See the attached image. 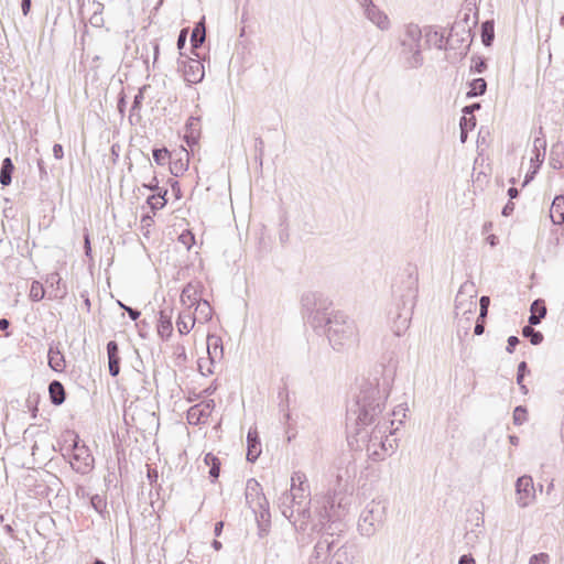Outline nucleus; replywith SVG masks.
<instances>
[{"mask_svg":"<svg viewBox=\"0 0 564 564\" xmlns=\"http://www.w3.org/2000/svg\"><path fill=\"white\" fill-rule=\"evenodd\" d=\"M369 18L381 30H387L390 26L388 15L379 10H370Z\"/></svg>","mask_w":564,"mask_h":564,"instance_id":"obj_20","label":"nucleus"},{"mask_svg":"<svg viewBox=\"0 0 564 564\" xmlns=\"http://www.w3.org/2000/svg\"><path fill=\"white\" fill-rule=\"evenodd\" d=\"M21 7L23 14L26 15L31 9V0H22Z\"/></svg>","mask_w":564,"mask_h":564,"instance_id":"obj_37","label":"nucleus"},{"mask_svg":"<svg viewBox=\"0 0 564 564\" xmlns=\"http://www.w3.org/2000/svg\"><path fill=\"white\" fill-rule=\"evenodd\" d=\"M482 333H484V325H481V324H477V325L475 326V334H476V335H481Z\"/></svg>","mask_w":564,"mask_h":564,"instance_id":"obj_46","label":"nucleus"},{"mask_svg":"<svg viewBox=\"0 0 564 564\" xmlns=\"http://www.w3.org/2000/svg\"><path fill=\"white\" fill-rule=\"evenodd\" d=\"M48 391H50L51 400L54 404H61L64 402L65 390L61 382L53 381L48 387Z\"/></svg>","mask_w":564,"mask_h":564,"instance_id":"obj_15","label":"nucleus"},{"mask_svg":"<svg viewBox=\"0 0 564 564\" xmlns=\"http://www.w3.org/2000/svg\"><path fill=\"white\" fill-rule=\"evenodd\" d=\"M156 329H158V334L164 339L169 338L172 335V332H173L172 318L169 314H166L163 311L160 312Z\"/></svg>","mask_w":564,"mask_h":564,"instance_id":"obj_10","label":"nucleus"},{"mask_svg":"<svg viewBox=\"0 0 564 564\" xmlns=\"http://www.w3.org/2000/svg\"><path fill=\"white\" fill-rule=\"evenodd\" d=\"M194 307H195V312H194L193 316L196 317V321L207 322L212 318L213 310H212L210 304L206 300H203Z\"/></svg>","mask_w":564,"mask_h":564,"instance_id":"obj_13","label":"nucleus"},{"mask_svg":"<svg viewBox=\"0 0 564 564\" xmlns=\"http://www.w3.org/2000/svg\"><path fill=\"white\" fill-rule=\"evenodd\" d=\"M85 248H86V253L88 254L90 251V240H89L88 235L85 236Z\"/></svg>","mask_w":564,"mask_h":564,"instance_id":"obj_45","label":"nucleus"},{"mask_svg":"<svg viewBox=\"0 0 564 564\" xmlns=\"http://www.w3.org/2000/svg\"><path fill=\"white\" fill-rule=\"evenodd\" d=\"M94 456L85 444L74 443L69 463L74 470L80 474L89 473L94 467Z\"/></svg>","mask_w":564,"mask_h":564,"instance_id":"obj_1","label":"nucleus"},{"mask_svg":"<svg viewBox=\"0 0 564 564\" xmlns=\"http://www.w3.org/2000/svg\"><path fill=\"white\" fill-rule=\"evenodd\" d=\"M308 486L306 484L305 476L301 473H295L291 478V492L294 498L297 497L296 491L304 494L307 491Z\"/></svg>","mask_w":564,"mask_h":564,"instance_id":"obj_14","label":"nucleus"},{"mask_svg":"<svg viewBox=\"0 0 564 564\" xmlns=\"http://www.w3.org/2000/svg\"><path fill=\"white\" fill-rule=\"evenodd\" d=\"M479 108H480V105L479 104H475V105H471L469 107H465L463 111L465 113L473 115L474 110L475 109H479Z\"/></svg>","mask_w":564,"mask_h":564,"instance_id":"obj_40","label":"nucleus"},{"mask_svg":"<svg viewBox=\"0 0 564 564\" xmlns=\"http://www.w3.org/2000/svg\"><path fill=\"white\" fill-rule=\"evenodd\" d=\"M546 314V307L544 305V302L542 301H534L531 305V316L529 318L530 324H538L540 323L541 318H543Z\"/></svg>","mask_w":564,"mask_h":564,"instance_id":"obj_16","label":"nucleus"},{"mask_svg":"<svg viewBox=\"0 0 564 564\" xmlns=\"http://www.w3.org/2000/svg\"><path fill=\"white\" fill-rule=\"evenodd\" d=\"M459 126H460V139H462V142H465L467 139V132L473 130L476 126L475 116L464 112V116L460 119Z\"/></svg>","mask_w":564,"mask_h":564,"instance_id":"obj_17","label":"nucleus"},{"mask_svg":"<svg viewBox=\"0 0 564 564\" xmlns=\"http://www.w3.org/2000/svg\"><path fill=\"white\" fill-rule=\"evenodd\" d=\"M196 322V317L191 312H182L177 318L176 325L181 334H188Z\"/></svg>","mask_w":564,"mask_h":564,"instance_id":"obj_12","label":"nucleus"},{"mask_svg":"<svg viewBox=\"0 0 564 564\" xmlns=\"http://www.w3.org/2000/svg\"><path fill=\"white\" fill-rule=\"evenodd\" d=\"M459 564H476L475 560L470 555H463L459 560Z\"/></svg>","mask_w":564,"mask_h":564,"instance_id":"obj_39","label":"nucleus"},{"mask_svg":"<svg viewBox=\"0 0 564 564\" xmlns=\"http://www.w3.org/2000/svg\"><path fill=\"white\" fill-rule=\"evenodd\" d=\"M527 420V410L522 406H517L513 411V421L516 424H522Z\"/></svg>","mask_w":564,"mask_h":564,"instance_id":"obj_30","label":"nucleus"},{"mask_svg":"<svg viewBox=\"0 0 564 564\" xmlns=\"http://www.w3.org/2000/svg\"><path fill=\"white\" fill-rule=\"evenodd\" d=\"M178 240L182 245L189 249L195 242V237L192 231L185 230L178 236Z\"/></svg>","mask_w":564,"mask_h":564,"instance_id":"obj_28","label":"nucleus"},{"mask_svg":"<svg viewBox=\"0 0 564 564\" xmlns=\"http://www.w3.org/2000/svg\"><path fill=\"white\" fill-rule=\"evenodd\" d=\"M129 313H130V316H131L133 319H135V318L139 316V313H138V312H133V311H131V310H130V311H129Z\"/></svg>","mask_w":564,"mask_h":564,"instance_id":"obj_48","label":"nucleus"},{"mask_svg":"<svg viewBox=\"0 0 564 564\" xmlns=\"http://www.w3.org/2000/svg\"><path fill=\"white\" fill-rule=\"evenodd\" d=\"M522 334L523 336L529 337L533 345H539L543 340V335L540 332H535L530 326H525Z\"/></svg>","mask_w":564,"mask_h":564,"instance_id":"obj_26","label":"nucleus"},{"mask_svg":"<svg viewBox=\"0 0 564 564\" xmlns=\"http://www.w3.org/2000/svg\"><path fill=\"white\" fill-rule=\"evenodd\" d=\"M213 364L212 359H200L198 361V369L203 376H209L214 372L213 370Z\"/></svg>","mask_w":564,"mask_h":564,"instance_id":"obj_27","label":"nucleus"},{"mask_svg":"<svg viewBox=\"0 0 564 564\" xmlns=\"http://www.w3.org/2000/svg\"><path fill=\"white\" fill-rule=\"evenodd\" d=\"M530 564H549V555L545 553L535 554L531 557Z\"/></svg>","mask_w":564,"mask_h":564,"instance_id":"obj_32","label":"nucleus"},{"mask_svg":"<svg viewBox=\"0 0 564 564\" xmlns=\"http://www.w3.org/2000/svg\"><path fill=\"white\" fill-rule=\"evenodd\" d=\"M204 40L205 30L200 29L199 26H196L192 33V42H194V45L197 46L198 44L203 43Z\"/></svg>","mask_w":564,"mask_h":564,"instance_id":"obj_31","label":"nucleus"},{"mask_svg":"<svg viewBox=\"0 0 564 564\" xmlns=\"http://www.w3.org/2000/svg\"><path fill=\"white\" fill-rule=\"evenodd\" d=\"M44 294L45 291L43 285L40 282L34 281L30 288V299L33 301H40L44 297Z\"/></svg>","mask_w":564,"mask_h":564,"instance_id":"obj_25","label":"nucleus"},{"mask_svg":"<svg viewBox=\"0 0 564 564\" xmlns=\"http://www.w3.org/2000/svg\"><path fill=\"white\" fill-rule=\"evenodd\" d=\"M53 155L56 160H62L64 156L63 147L61 144H55L53 147Z\"/></svg>","mask_w":564,"mask_h":564,"instance_id":"obj_35","label":"nucleus"},{"mask_svg":"<svg viewBox=\"0 0 564 564\" xmlns=\"http://www.w3.org/2000/svg\"><path fill=\"white\" fill-rule=\"evenodd\" d=\"M495 36V26L494 22L486 21L481 25V39L482 43L487 46H489L494 40Z\"/></svg>","mask_w":564,"mask_h":564,"instance_id":"obj_22","label":"nucleus"},{"mask_svg":"<svg viewBox=\"0 0 564 564\" xmlns=\"http://www.w3.org/2000/svg\"><path fill=\"white\" fill-rule=\"evenodd\" d=\"M207 352H208V358L212 359V361L221 359L223 346H221V340L219 337L214 336V335H209L207 337Z\"/></svg>","mask_w":564,"mask_h":564,"instance_id":"obj_11","label":"nucleus"},{"mask_svg":"<svg viewBox=\"0 0 564 564\" xmlns=\"http://www.w3.org/2000/svg\"><path fill=\"white\" fill-rule=\"evenodd\" d=\"M171 186H172L173 192L175 193V197L177 199H180L182 194H181V188H180L178 183L176 181H174Z\"/></svg>","mask_w":564,"mask_h":564,"instance_id":"obj_38","label":"nucleus"},{"mask_svg":"<svg viewBox=\"0 0 564 564\" xmlns=\"http://www.w3.org/2000/svg\"><path fill=\"white\" fill-rule=\"evenodd\" d=\"M48 365L50 367L56 371L62 372L66 367L65 357L62 351L57 348L51 347L48 350Z\"/></svg>","mask_w":564,"mask_h":564,"instance_id":"obj_9","label":"nucleus"},{"mask_svg":"<svg viewBox=\"0 0 564 564\" xmlns=\"http://www.w3.org/2000/svg\"><path fill=\"white\" fill-rule=\"evenodd\" d=\"M170 158L171 153L166 148L153 150V160L158 165H164Z\"/></svg>","mask_w":564,"mask_h":564,"instance_id":"obj_24","label":"nucleus"},{"mask_svg":"<svg viewBox=\"0 0 564 564\" xmlns=\"http://www.w3.org/2000/svg\"><path fill=\"white\" fill-rule=\"evenodd\" d=\"M490 300L488 296L480 299V316H486Z\"/></svg>","mask_w":564,"mask_h":564,"instance_id":"obj_33","label":"nucleus"},{"mask_svg":"<svg viewBox=\"0 0 564 564\" xmlns=\"http://www.w3.org/2000/svg\"><path fill=\"white\" fill-rule=\"evenodd\" d=\"M508 194L511 198H516L518 196V189L516 187H510Z\"/></svg>","mask_w":564,"mask_h":564,"instance_id":"obj_43","label":"nucleus"},{"mask_svg":"<svg viewBox=\"0 0 564 564\" xmlns=\"http://www.w3.org/2000/svg\"><path fill=\"white\" fill-rule=\"evenodd\" d=\"M550 217L554 224L561 225L564 223V195L554 198L550 208Z\"/></svg>","mask_w":564,"mask_h":564,"instance_id":"obj_8","label":"nucleus"},{"mask_svg":"<svg viewBox=\"0 0 564 564\" xmlns=\"http://www.w3.org/2000/svg\"><path fill=\"white\" fill-rule=\"evenodd\" d=\"M204 462L207 466L210 467L209 476L213 478V480H216L219 477V473H220L219 458L212 453H207L205 455Z\"/></svg>","mask_w":564,"mask_h":564,"instance_id":"obj_18","label":"nucleus"},{"mask_svg":"<svg viewBox=\"0 0 564 564\" xmlns=\"http://www.w3.org/2000/svg\"><path fill=\"white\" fill-rule=\"evenodd\" d=\"M14 171V165L10 158H6L2 162L0 183L3 186H8L11 183V175Z\"/></svg>","mask_w":564,"mask_h":564,"instance_id":"obj_19","label":"nucleus"},{"mask_svg":"<svg viewBox=\"0 0 564 564\" xmlns=\"http://www.w3.org/2000/svg\"><path fill=\"white\" fill-rule=\"evenodd\" d=\"M248 451H247V459L249 462H254L261 454V444L259 441L258 432L256 430H250L247 435Z\"/></svg>","mask_w":564,"mask_h":564,"instance_id":"obj_7","label":"nucleus"},{"mask_svg":"<svg viewBox=\"0 0 564 564\" xmlns=\"http://www.w3.org/2000/svg\"><path fill=\"white\" fill-rule=\"evenodd\" d=\"M9 327V321L6 318L0 319V329L4 330Z\"/></svg>","mask_w":564,"mask_h":564,"instance_id":"obj_42","label":"nucleus"},{"mask_svg":"<svg viewBox=\"0 0 564 564\" xmlns=\"http://www.w3.org/2000/svg\"><path fill=\"white\" fill-rule=\"evenodd\" d=\"M518 343H519L518 337H516V336H510V337L508 338L507 350H508L509 352H513V350H514L516 346L518 345Z\"/></svg>","mask_w":564,"mask_h":564,"instance_id":"obj_34","label":"nucleus"},{"mask_svg":"<svg viewBox=\"0 0 564 564\" xmlns=\"http://www.w3.org/2000/svg\"><path fill=\"white\" fill-rule=\"evenodd\" d=\"M535 158H536V163L533 166V172H532L533 174L538 171L540 162L542 161V160H540V153L539 152L535 154Z\"/></svg>","mask_w":564,"mask_h":564,"instance_id":"obj_44","label":"nucleus"},{"mask_svg":"<svg viewBox=\"0 0 564 564\" xmlns=\"http://www.w3.org/2000/svg\"><path fill=\"white\" fill-rule=\"evenodd\" d=\"M534 495L535 489L532 478L529 476L520 477L517 481L518 503L521 507L528 506L534 499Z\"/></svg>","mask_w":564,"mask_h":564,"instance_id":"obj_4","label":"nucleus"},{"mask_svg":"<svg viewBox=\"0 0 564 564\" xmlns=\"http://www.w3.org/2000/svg\"><path fill=\"white\" fill-rule=\"evenodd\" d=\"M527 371V364L524 361L520 362L519 366H518V377H517V382L518 384L521 387V390L527 393L528 390L525 388V386L523 384V378H524V373Z\"/></svg>","mask_w":564,"mask_h":564,"instance_id":"obj_29","label":"nucleus"},{"mask_svg":"<svg viewBox=\"0 0 564 564\" xmlns=\"http://www.w3.org/2000/svg\"><path fill=\"white\" fill-rule=\"evenodd\" d=\"M223 528H224L223 521H219L215 524V535L216 536H219L221 534Z\"/></svg>","mask_w":564,"mask_h":564,"instance_id":"obj_41","label":"nucleus"},{"mask_svg":"<svg viewBox=\"0 0 564 564\" xmlns=\"http://www.w3.org/2000/svg\"><path fill=\"white\" fill-rule=\"evenodd\" d=\"M95 564H106V563H105V562H102V561H100V560H97V561L95 562Z\"/></svg>","mask_w":564,"mask_h":564,"instance_id":"obj_49","label":"nucleus"},{"mask_svg":"<svg viewBox=\"0 0 564 564\" xmlns=\"http://www.w3.org/2000/svg\"><path fill=\"white\" fill-rule=\"evenodd\" d=\"M166 194H167V191H164L163 193L152 195L148 198V204L152 210H160L166 205V203H167V199L165 197Z\"/></svg>","mask_w":564,"mask_h":564,"instance_id":"obj_21","label":"nucleus"},{"mask_svg":"<svg viewBox=\"0 0 564 564\" xmlns=\"http://www.w3.org/2000/svg\"><path fill=\"white\" fill-rule=\"evenodd\" d=\"M107 354H108V364H109V372L111 376L116 377L120 371V356L119 348L116 341H109L107 345Z\"/></svg>","mask_w":564,"mask_h":564,"instance_id":"obj_6","label":"nucleus"},{"mask_svg":"<svg viewBox=\"0 0 564 564\" xmlns=\"http://www.w3.org/2000/svg\"><path fill=\"white\" fill-rule=\"evenodd\" d=\"M203 290L204 286L198 281L187 283L181 293L182 304L188 310L197 305L203 301Z\"/></svg>","mask_w":564,"mask_h":564,"instance_id":"obj_3","label":"nucleus"},{"mask_svg":"<svg viewBox=\"0 0 564 564\" xmlns=\"http://www.w3.org/2000/svg\"><path fill=\"white\" fill-rule=\"evenodd\" d=\"M214 405L209 402H200L191 406L187 411V422L192 425L206 424L212 416Z\"/></svg>","mask_w":564,"mask_h":564,"instance_id":"obj_2","label":"nucleus"},{"mask_svg":"<svg viewBox=\"0 0 564 564\" xmlns=\"http://www.w3.org/2000/svg\"><path fill=\"white\" fill-rule=\"evenodd\" d=\"M213 546L216 551H219L221 549V543L217 540L213 542Z\"/></svg>","mask_w":564,"mask_h":564,"instance_id":"obj_47","label":"nucleus"},{"mask_svg":"<svg viewBox=\"0 0 564 564\" xmlns=\"http://www.w3.org/2000/svg\"><path fill=\"white\" fill-rule=\"evenodd\" d=\"M486 82L484 78H476L470 84V90L467 93L468 96L482 95L486 91Z\"/></svg>","mask_w":564,"mask_h":564,"instance_id":"obj_23","label":"nucleus"},{"mask_svg":"<svg viewBox=\"0 0 564 564\" xmlns=\"http://www.w3.org/2000/svg\"><path fill=\"white\" fill-rule=\"evenodd\" d=\"M186 36H187V30L184 29L181 31L178 40H177V46L180 50H182L183 46L185 45Z\"/></svg>","mask_w":564,"mask_h":564,"instance_id":"obj_36","label":"nucleus"},{"mask_svg":"<svg viewBox=\"0 0 564 564\" xmlns=\"http://www.w3.org/2000/svg\"><path fill=\"white\" fill-rule=\"evenodd\" d=\"M204 65L198 59H188L183 65L184 79L189 84H197L204 78Z\"/></svg>","mask_w":564,"mask_h":564,"instance_id":"obj_5","label":"nucleus"}]
</instances>
